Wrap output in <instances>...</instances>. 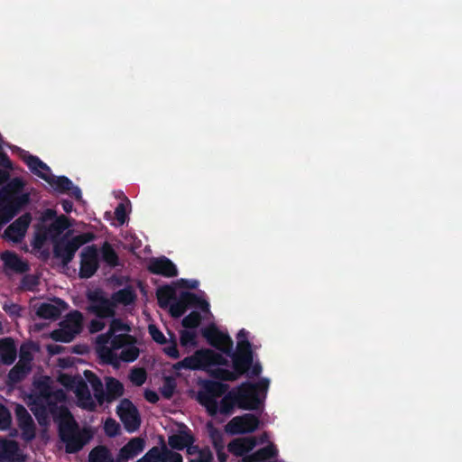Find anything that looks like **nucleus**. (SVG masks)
<instances>
[{
	"mask_svg": "<svg viewBox=\"0 0 462 462\" xmlns=\"http://www.w3.org/2000/svg\"><path fill=\"white\" fill-rule=\"evenodd\" d=\"M32 371V366H24L16 364L7 374V384L15 385L21 383Z\"/></svg>",
	"mask_w": 462,
	"mask_h": 462,
	"instance_id": "nucleus-29",
	"label": "nucleus"
},
{
	"mask_svg": "<svg viewBox=\"0 0 462 462\" xmlns=\"http://www.w3.org/2000/svg\"><path fill=\"white\" fill-rule=\"evenodd\" d=\"M71 239L76 245V248L79 250L80 246L94 241L96 239V235L92 232H85L73 236Z\"/></svg>",
	"mask_w": 462,
	"mask_h": 462,
	"instance_id": "nucleus-46",
	"label": "nucleus"
},
{
	"mask_svg": "<svg viewBox=\"0 0 462 462\" xmlns=\"http://www.w3.org/2000/svg\"><path fill=\"white\" fill-rule=\"evenodd\" d=\"M148 331L152 340L160 345H164L167 343V339L163 333L158 328V327L154 324H150L148 326Z\"/></svg>",
	"mask_w": 462,
	"mask_h": 462,
	"instance_id": "nucleus-51",
	"label": "nucleus"
},
{
	"mask_svg": "<svg viewBox=\"0 0 462 462\" xmlns=\"http://www.w3.org/2000/svg\"><path fill=\"white\" fill-rule=\"evenodd\" d=\"M69 308L67 302L60 298L54 299V304L43 302L37 308L36 315L44 319H58L62 311Z\"/></svg>",
	"mask_w": 462,
	"mask_h": 462,
	"instance_id": "nucleus-17",
	"label": "nucleus"
},
{
	"mask_svg": "<svg viewBox=\"0 0 462 462\" xmlns=\"http://www.w3.org/2000/svg\"><path fill=\"white\" fill-rule=\"evenodd\" d=\"M112 300L125 306L132 304L136 300V293L131 286H126L112 294Z\"/></svg>",
	"mask_w": 462,
	"mask_h": 462,
	"instance_id": "nucleus-28",
	"label": "nucleus"
},
{
	"mask_svg": "<svg viewBox=\"0 0 462 462\" xmlns=\"http://www.w3.org/2000/svg\"><path fill=\"white\" fill-rule=\"evenodd\" d=\"M237 407V400L234 388L223 395L218 403V413L222 415H230L234 411V408Z\"/></svg>",
	"mask_w": 462,
	"mask_h": 462,
	"instance_id": "nucleus-27",
	"label": "nucleus"
},
{
	"mask_svg": "<svg viewBox=\"0 0 462 462\" xmlns=\"http://www.w3.org/2000/svg\"><path fill=\"white\" fill-rule=\"evenodd\" d=\"M83 316L79 310H73L67 315V321L70 324L67 328L77 329L79 332L82 325Z\"/></svg>",
	"mask_w": 462,
	"mask_h": 462,
	"instance_id": "nucleus-41",
	"label": "nucleus"
},
{
	"mask_svg": "<svg viewBox=\"0 0 462 462\" xmlns=\"http://www.w3.org/2000/svg\"><path fill=\"white\" fill-rule=\"evenodd\" d=\"M77 333V329L63 328L53 330L51 334V337L56 342L69 343L74 339Z\"/></svg>",
	"mask_w": 462,
	"mask_h": 462,
	"instance_id": "nucleus-32",
	"label": "nucleus"
},
{
	"mask_svg": "<svg viewBox=\"0 0 462 462\" xmlns=\"http://www.w3.org/2000/svg\"><path fill=\"white\" fill-rule=\"evenodd\" d=\"M175 390V383L170 379L167 378L163 386L161 388L162 395L169 400L172 397Z\"/></svg>",
	"mask_w": 462,
	"mask_h": 462,
	"instance_id": "nucleus-58",
	"label": "nucleus"
},
{
	"mask_svg": "<svg viewBox=\"0 0 462 462\" xmlns=\"http://www.w3.org/2000/svg\"><path fill=\"white\" fill-rule=\"evenodd\" d=\"M75 394L78 397H82L88 393H90L88 383L82 378L75 379Z\"/></svg>",
	"mask_w": 462,
	"mask_h": 462,
	"instance_id": "nucleus-56",
	"label": "nucleus"
},
{
	"mask_svg": "<svg viewBox=\"0 0 462 462\" xmlns=\"http://www.w3.org/2000/svg\"><path fill=\"white\" fill-rule=\"evenodd\" d=\"M32 358V355L22 346L20 349V359L17 364L24 366H32L31 363Z\"/></svg>",
	"mask_w": 462,
	"mask_h": 462,
	"instance_id": "nucleus-61",
	"label": "nucleus"
},
{
	"mask_svg": "<svg viewBox=\"0 0 462 462\" xmlns=\"http://www.w3.org/2000/svg\"><path fill=\"white\" fill-rule=\"evenodd\" d=\"M4 310L11 316L19 317L21 316L22 308L20 305L15 303L5 304L3 307Z\"/></svg>",
	"mask_w": 462,
	"mask_h": 462,
	"instance_id": "nucleus-62",
	"label": "nucleus"
},
{
	"mask_svg": "<svg viewBox=\"0 0 462 462\" xmlns=\"http://www.w3.org/2000/svg\"><path fill=\"white\" fill-rule=\"evenodd\" d=\"M69 420L61 421L59 426V436L65 443V451L68 454H75L80 451L88 443L90 435L88 432H80L79 426L70 412L66 410Z\"/></svg>",
	"mask_w": 462,
	"mask_h": 462,
	"instance_id": "nucleus-6",
	"label": "nucleus"
},
{
	"mask_svg": "<svg viewBox=\"0 0 462 462\" xmlns=\"http://www.w3.org/2000/svg\"><path fill=\"white\" fill-rule=\"evenodd\" d=\"M227 360L221 354L211 349L197 350L192 356H187L176 363L173 367L176 370H208L210 376L221 381L233 382L238 379L236 373L231 370L217 367L208 369L213 365H226Z\"/></svg>",
	"mask_w": 462,
	"mask_h": 462,
	"instance_id": "nucleus-1",
	"label": "nucleus"
},
{
	"mask_svg": "<svg viewBox=\"0 0 462 462\" xmlns=\"http://www.w3.org/2000/svg\"><path fill=\"white\" fill-rule=\"evenodd\" d=\"M145 442L142 438L131 439L118 452L117 458L119 462H127L134 458L144 449Z\"/></svg>",
	"mask_w": 462,
	"mask_h": 462,
	"instance_id": "nucleus-19",
	"label": "nucleus"
},
{
	"mask_svg": "<svg viewBox=\"0 0 462 462\" xmlns=\"http://www.w3.org/2000/svg\"><path fill=\"white\" fill-rule=\"evenodd\" d=\"M197 334L191 330H181L180 336V342L182 346H197Z\"/></svg>",
	"mask_w": 462,
	"mask_h": 462,
	"instance_id": "nucleus-43",
	"label": "nucleus"
},
{
	"mask_svg": "<svg viewBox=\"0 0 462 462\" xmlns=\"http://www.w3.org/2000/svg\"><path fill=\"white\" fill-rule=\"evenodd\" d=\"M12 423V415L10 411L4 404L0 403V430L9 429Z\"/></svg>",
	"mask_w": 462,
	"mask_h": 462,
	"instance_id": "nucleus-44",
	"label": "nucleus"
},
{
	"mask_svg": "<svg viewBox=\"0 0 462 462\" xmlns=\"http://www.w3.org/2000/svg\"><path fill=\"white\" fill-rule=\"evenodd\" d=\"M255 446V441L252 438L234 439L227 445L230 453L236 457H243L251 451Z\"/></svg>",
	"mask_w": 462,
	"mask_h": 462,
	"instance_id": "nucleus-22",
	"label": "nucleus"
},
{
	"mask_svg": "<svg viewBox=\"0 0 462 462\" xmlns=\"http://www.w3.org/2000/svg\"><path fill=\"white\" fill-rule=\"evenodd\" d=\"M115 217L116 220L121 224H125L126 221V208L124 203H119L115 209Z\"/></svg>",
	"mask_w": 462,
	"mask_h": 462,
	"instance_id": "nucleus-60",
	"label": "nucleus"
},
{
	"mask_svg": "<svg viewBox=\"0 0 462 462\" xmlns=\"http://www.w3.org/2000/svg\"><path fill=\"white\" fill-rule=\"evenodd\" d=\"M24 185L21 178L15 177L0 188V228L30 203V194L23 192Z\"/></svg>",
	"mask_w": 462,
	"mask_h": 462,
	"instance_id": "nucleus-2",
	"label": "nucleus"
},
{
	"mask_svg": "<svg viewBox=\"0 0 462 462\" xmlns=\"http://www.w3.org/2000/svg\"><path fill=\"white\" fill-rule=\"evenodd\" d=\"M20 430L22 431L21 438L24 441L30 442L35 438L36 427L34 423L30 424L28 427L24 426L23 428H20Z\"/></svg>",
	"mask_w": 462,
	"mask_h": 462,
	"instance_id": "nucleus-57",
	"label": "nucleus"
},
{
	"mask_svg": "<svg viewBox=\"0 0 462 462\" xmlns=\"http://www.w3.org/2000/svg\"><path fill=\"white\" fill-rule=\"evenodd\" d=\"M136 339L134 337L124 333V334H113L111 339V347L113 349L118 350L125 347L126 345H131L132 343H135Z\"/></svg>",
	"mask_w": 462,
	"mask_h": 462,
	"instance_id": "nucleus-33",
	"label": "nucleus"
},
{
	"mask_svg": "<svg viewBox=\"0 0 462 462\" xmlns=\"http://www.w3.org/2000/svg\"><path fill=\"white\" fill-rule=\"evenodd\" d=\"M162 459V452L159 448H152L143 457L135 462H160Z\"/></svg>",
	"mask_w": 462,
	"mask_h": 462,
	"instance_id": "nucleus-50",
	"label": "nucleus"
},
{
	"mask_svg": "<svg viewBox=\"0 0 462 462\" xmlns=\"http://www.w3.org/2000/svg\"><path fill=\"white\" fill-rule=\"evenodd\" d=\"M23 159L30 171L45 180L56 192L68 194L79 202L83 201L81 189L75 186L70 179L66 176L52 175L51 168L35 155L28 153Z\"/></svg>",
	"mask_w": 462,
	"mask_h": 462,
	"instance_id": "nucleus-4",
	"label": "nucleus"
},
{
	"mask_svg": "<svg viewBox=\"0 0 462 462\" xmlns=\"http://www.w3.org/2000/svg\"><path fill=\"white\" fill-rule=\"evenodd\" d=\"M39 284V279L35 275L27 274L24 275L20 283V288L23 291H33Z\"/></svg>",
	"mask_w": 462,
	"mask_h": 462,
	"instance_id": "nucleus-42",
	"label": "nucleus"
},
{
	"mask_svg": "<svg viewBox=\"0 0 462 462\" xmlns=\"http://www.w3.org/2000/svg\"><path fill=\"white\" fill-rule=\"evenodd\" d=\"M207 429L214 448H225L222 432L217 428L214 427L211 422L208 423Z\"/></svg>",
	"mask_w": 462,
	"mask_h": 462,
	"instance_id": "nucleus-37",
	"label": "nucleus"
},
{
	"mask_svg": "<svg viewBox=\"0 0 462 462\" xmlns=\"http://www.w3.org/2000/svg\"><path fill=\"white\" fill-rule=\"evenodd\" d=\"M226 356L230 355H236V356H243V355H254V352L252 350V344L249 340H240L237 341L236 345V350L234 352L232 350V353L226 354Z\"/></svg>",
	"mask_w": 462,
	"mask_h": 462,
	"instance_id": "nucleus-45",
	"label": "nucleus"
},
{
	"mask_svg": "<svg viewBox=\"0 0 462 462\" xmlns=\"http://www.w3.org/2000/svg\"><path fill=\"white\" fill-rule=\"evenodd\" d=\"M116 413L127 432L133 433L140 428L139 411L129 399H123L120 402L116 408Z\"/></svg>",
	"mask_w": 462,
	"mask_h": 462,
	"instance_id": "nucleus-9",
	"label": "nucleus"
},
{
	"mask_svg": "<svg viewBox=\"0 0 462 462\" xmlns=\"http://www.w3.org/2000/svg\"><path fill=\"white\" fill-rule=\"evenodd\" d=\"M195 459L207 462H213V454L209 448H201V451L199 452L198 457Z\"/></svg>",
	"mask_w": 462,
	"mask_h": 462,
	"instance_id": "nucleus-63",
	"label": "nucleus"
},
{
	"mask_svg": "<svg viewBox=\"0 0 462 462\" xmlns=\"http://www.w3.org/2000/svg\"><path fill=\"white\" fill-rule=\"evenodd\" d=\"M229 356L232 358L233 370L238 378L245 374L253 365L254 355H230Z\"/></svg>",
	"mask_w": 462,
	"mask_h": 462,
	"instance_id": "nucleus-23",
	"label": "nucleus"
},
{
	"mask_svg": "<svg viewBox=\"0 0 462 462\" xmlns=\"http://www.w3.org/2000/svg\"><path fill=\"white\" fill-rule=\"evenodd\" d=\"M178 285L182 288L195 290L199 287V281L197 280H187V279H180L177 282Z\"/></svg>",
	"mask_w": 462,
	"mask_h": 462,
	"instance_id": "nucleus-64",
	"label": "nucleus"
},
{
	"mask_svg": "<svg viewBox=\"0 0 462 462\" xmlns=\"http://www.w3.org/2000/svg\"><path fill=\"white\" fill-rule=\"evenodd\" d=\"M84 375L86 382H88L92 387L95 398L99 404H102L105 402V391L102 381L95 373L90 370H86L84 372Z\"/></svg>",
	"mask_w": 462,
	"mask_h": 462,
	"instance_id": "nucleus-24",
	"label": "nucleus"
},
{
	"mask_svg": "<svg viewBox=\"0 0 462 462\" xmlns=\"http://www.w3.org/2000/svg\"><path fill=\"white\" fill-rule=\"evenodd\" d=\"M31 411L40 425L47 424L49 418L48 409L42 402L34 401L31 406Z\"/></svg>",
	"mask_w": 462,
	"mask_h": 462,
	"instance_id": "nucleus-34",
	"label": "nucleus"
},
{
	"mask_svg": "<svg viewBox=\"0 0 462 462\" xmlns=\"http://www.w3.org/2000/svg\"><path fill=\"white\" fill-rule=\"evenodd\" d=\"M15 415L19 428H23L24 426L28 427L30 424L34 423L31 414L22 404L16 406Z\"/></svg>",
	"mask_w": 462,
	"mask_h": 462,
	"instance_id": "nucleus-38",
	"label": "nucleus"
},
{
	"mask_svg": "<svg viewBox=\"0 0 462 462\" xmlns=\"http://www.w3.org/2000/svg\"><path fill=\"white\" fill-rule=\"evenodd\" d=\"M71 226L70 219L65 215L57 216V211L53 208L44 209L40 213L35 225L33 246L42 248L48 240H60L63 232Z\"/></svg>",
	"mask_w": 462,
	"mask_h": 462,
	"instance_id": "nucleus-3",
	"label": "nucleus"
},
{
	"mask_svg": "<svg viewBox=\"0 0 462 462\" xmlns=\"http://www.w3.org/2000/svg\"><path fill=\"white\" fill-rule=\"evenodd\" d=\"M100 252L103 262L109 267L115 268L120 265L118 254L110 243L106 241L104 242L100 248Z\"/></svg>",
	"mask_w": 462,
	"mask_h": 462,
	"instance_id": "nucleus-30",
	"label": "nucleus"
},
{
	"mask_svg": "<svg viewBox=\"0 0 462 462\" xmlns=\"http://www.w3.org/2000/svg\"><path fill=\"white\" fill-rule=\"evenodd\" d=\"M258 417L252 413H245L234 417L226 425V431L232 435L252 433L259 427Z\"/></svg>",
	"mask_w": 462,
	"mask_h": 462,
	"instance_id": "nucleus-12",
	"label": "nucleus"
},
{
	"mask_svg": "<svg viewBox=\"0 0 462 462\" xmlns=\"http://www.w3.org/2000/svg\"><path fill=\"white\" fill-rule=\"evenodd\" d=\"M162 462H182V456L175 451L168 450L166 448L162 452Z\"/></svg>",
	"mask_w": 462,
	"mask_h": 462,
	"instance_id": "nucleus-54",
	"label": "nucleus"
},
{
	"mask_svg": "<svg viewBox=\"0 0 462 462\" xmlns=\"http://www.w3.org/2000/svg\"><path fill=\"white\" fill-rule=\"evenodd\" d=\"M188 308L182 300L181 296H180L179 300L173 302L170 307V313L173 318H180L186 311Z\"/></svg>",
	"mask_w": 462,
	"mask_h": 462,
	"instance_id": "nucleus-48",
	"label": "nucleus"
},
{
	"mask_svg": "<svg viewBox=\"0 0 462 462\" xmlns=\"http://www.w3.org/2000/svg\"><path fill=\"white\" fill-rule=\"evenodd\" d=\"M182 300H184L187 308L194 307L199 301V296L193 292L183 291L180 293Z\"/></svg>",
	"mask_w": 462,
	"mask_h": 462,
	"instance_id": "nucleus-59",
	"label": "nucleus"
},
{
	"mask_svg": "<svg viewBox=\"0 0 462 462\" xmlns=\"http://www.w3.org/2000/svg\"><path fill=\"white\" fill-rule=\"evenodd\" d=\"M79 405L89 411H94L97 408V404L92 399L91 393H88L82 397H78Z\"/></svg>",
	"mask_w": 462,
	"mask_h": 462,
	"instance_id": "nucleus-53",
	"label": "nucleus"
},
{
	"mask_svg": "<svg viewBox=\"0 0 462 462\" xmlns=\"http://www.w3.org/2000/svg\"><path fill=\"white\" fill-rule=\"evenodd\" d=\"M270 381L261 378L256 383L244 382L234 388L237 400V408L245 411H256L263 405Z\"/></svg>",
	"mask_w": 462,
	"mask_h": 462,
	"instance_id": "nucleus-5",
	"label": "nucleus"
},
{
	"mask_svg": "<svg viewBox=\"0 0 462 462\" xmlns=\"http://www.w3.org/2000/svg\"><path fill=\"white\" fill-rule=\"evenodd\" d=\"M88 462H119L118 458H114L110 449L104 445H99L92 448L88 454Z\"/></svg>",
	"mask_w": 462,
	"mask_h": 462,
	"instance_id": "nucleus-25",
	"label": "nucleus"
},
{
	"mask_svg": "<svg viewBox=\"0 0 462 462\" xmlns=\"http://www.w3.org/2000/svg\"><path fill=\"white\" fill-rule=\"evenodd\" d=\"M115 350L116 349H113L111 346L100 347L99 356L104 363L114 366L119 365V356H117V354L115 353Z\"/></svg>",
	"mask_w": 462,
	"mask_h": 462,
	"instance_id": "nucleus-36",
	"label": "nucleus"
},
{
	"mask_svg": "<svg viewBox=\"0 0 462 462\" xmlns=\"http://www.w3.org/2000/svg\"><path fill=\"white\" fill-rule=\"evenodd\" d=\"M134 344L135 343L126 345L125 347L122 348V351L119 355V362L123 361L125 363H131L138 358L140 355V350L137 346H135Z\"/></svg>",
	"mask_w": 462,
	"mask_h": 462,
	"instance_id": "nucleus-35",
	"label": "nucleus"
},
{
	"mask_svg": "<svg viewBox=\"0 0 462 462\" xmlns=\"http://www.w3.org/2000/svg\"><path fill=\"white\" fill-rule=\"evenodd\" d=\"M171 344L163 348V352L170 357L177 359L180 357V352L177 346V340L174 334H171Z\"/></svg>",
	"mask_w": 462,
	"mask_h": 462,
	"instance_id": "nucleus-52",
	"label": "nucleus"
},
{
	"mask_svg": "<svg viewBox=\"0 0 462 462\" xmlns=\"http://www.w3.org/2000/svg\"><path fill=\"white\" fill-rule=\"evenodd\" d=\"M199 385L197 400L200 405L205 407L208 415L214 417L218 413L217 399L227 392L229 386L226 383L209 379L201 381Z\"/></svg>",
	"mask_w": 462,
	"mask_h": 462,
	"instance_id": "nucleus-7",
	"label": "nucleus"
},
{
	"mask_svg": "<svg viewBox=\"0 0 462 462\" xmlns=\"http://www.w3.org/2000/svg\"><path fill=\"white\" fill-rule=\"evenodd\" d=\"M99 268L98 250L96 245H88L80 253L79 275L82 279L91 278Z\"/></svg>",
	"mask_w": 462,
	"mask_h": 462,
	"instance_id": "nucleus-11",
	"label": "nucleus"
},
{
	"mask_svg": "<svg viewBox=\"0 0 462 462\" xmlns=\"http://www.w3.org/2000/svg\"><path fill=\"white\" fill-rule=\"evenodd\" d=\"M149 273L167 278L176 277L178 269L174 263L166 256L152 257L147 264Z\"/></svg>",
	"mask_w": 462,
	"mask_h": 462,
	"instance_id": "nucleus-14",
	"label": "nucleus"
},
{
	"mask_svg": "<svg viewBox=\"0 0 462 462\" xmlns=\"http://www.w3.org/2000/svg\"><path fill=\"white\" fill-rule=\"evenodd\" d=\"M88 306L87 310L100 319L114 318L116 304L112 298L108 299L102 289H95L87 292Z\"/></svg>",
	"mask_w": 462,
	"mask_h": 462,
	"instance_id": "nucleus-8",
	"label": "nucleus"
},
{
	"mask_svg": "<svg viewBox=\"0 0 462 462\" xmlns=\"http://www.w3.org/2000/svg\"><path fill=\"white\" fill-rule=\"evenodd\" d=\"M202 337L208 343L224 354L232 353L233 340L228 334L220 331L215 324H210L201 329Z\"/></svg>",
	"mask_w": 462,
	"mask_h": 462,
	"instance_id": "nucleus-10",
	"label": "nucleus"
},
{
	"mask_svg": "<svg viewBox=\"0 0 462 462\" xmlns=\"http://www.w3.org/2000/svg\"><path fill=\"white\" fill-rule=\"evenodd\" d=\"M17 356V348L12 337L0 339V359L4 365H12Z\"/></svg>",
	"mask_w": 462,
	"mask_h": 462,
	"instance_id": "nucleus-21",
	"label": "nucleus"
},
{
	"mask_svg": "<svg viewBox=\"0 0 462 462\" xmlns=\"http://www.w3.org/2000/svg\"><path fill=\"white\" fill-rule=\"evenodd\" d=\"M104 430L106 436L114 438L120 433V425L112 418L106 420L104 424Z\"/></svg>",
	"mask_w": 462,
	"mask_h": 462,
	"instance_id": "nucleus-47",
	"label": "nucleus"
},
{
	"mask_svg": "<svg viewBox=\"0 0 462 462\" xmlns=\"http://www.w3.org/2000/svg\"><path fill=\"white\" fill-rule=\"evenodd\" d=\"M0 460L4 462H25V456L17 441L0 437Z\"/></svg>",
	"mask_w": 462,
	"mask_h": 462,
	"instance_id": "nucleus-16",
	"label": "nucleus"
},
{
	"mask_svg": "<svg viewBox=\"0 0 462 462\" xmlns=\"http://www.w3.org/2000/svg\"><path fill=\"white\" fill-rule=\"evenodd\" d=\"M106 388L105 401L107 402H111L124 394L123 383L114 377H106Z\"/></svg>",
	"mask_w": 462,
	"mask_h": 462,
	"instance_id": "nucleus-26",
	"label": "nucleus"
},
{
	"mask_svg": "<svg viewBox=\"0 0 462 462\" xmlns=\"http://www.w3.org/2000/svg\"><path fill=\"white\" fill-rule=\"evenodd\" d=\"M111 334H116V332L125 331L128 334L131 331V328L128 324L122 321L120 319H113L109 325L108 329Z\"/></svg>",
	"mask_w": 462,
	"mask_h": 462,
	"instance_id": "nucleus-49",
	"label": "nucleus"
},
{
	"mask_svg": "<svg viewBox=\"0 0 462 462\" xmlns=\"http://www.w3.org/2000/svg\"><path fill=\"white\" fill-rule=\"evenodd\" d=\"M277 449L274 445L270 444L259 448L250 456V461H260L273 458L277 456Z\"/></svg>",
	"mask_w": 462,
	"mask_h": 462,
	"instance_id": "nucleus-31",
	"label": "nucleus"
},
{
	"mask_svg": "<svg viewBox=\"0 0 462 462\" xmlns=\"http://www.w3.org/2000/svg\"><path fill=\"white\" fill-rule=\"evenodd\" d=\"M32 221L30 213H24L14 221L5 231V235L11 240L18 242L26 233Z\"/></svg>",
	"mask_w": 462,
	"mask_h": 462,
	"instance_id": "nucleus-18",
	"label": "nucleus"
},
{
	"mask_svg": "<svg viewBox=\"0 0 462 462\" xmlns=\"http://www.w3.org/2000/svg\"><path fill=\"white\" fill-rule=\"evenodd\" d=\"M129 379L134 385L141 386L147 379V373L143 368H133L130 371Z\"/></svg>",
	"mask_w": 462,
	"mask_h": 462,
	"instance_id": "nucleus-40",
	"label": "nucleus"
},
{
	"mask_svg": "<svg viewBox=\"0 0 462 462\" xmlns=\"http://www.w3.org/2000/svg\"><path fill=\"white\" fill-rule=\"evenodd\" d=\"M53 256L61 261L62 265L67 266L74 258L78 249L72 239H68L67 236L60 240L52 242Z\"/></svg>",
	"mask_w": 462,
	"mask_h": 462,
	"instance_id": "nucleus-15",
	"label": "nucleus"
},
{
	"mask_svg": "<svg viewBox=\"0 0 462 462\" xmlns=\"http://www.w3.org/2000/svg\"><path fill=\"white\" fill-rule=\"evenodd\" d=\"M201 315L198 311H191L189 315L184 317L181 324L184 328L194 329L197 328L201 322Z\"/></svg>",
	"mask_w": 462,
	"mask_h": 462,
	"instance_id": "nucleus-39",
	"label": "nucleus"
},
{
	"mask_svg": "<svg viewBox=\"0 0 462 462\" xmlns=\"http://www.w3.org/2000/svg\"><path fill=\"white\" fill-rule=\"evenodd\" d=\"M194 442L195 438L191 430L183 423L180 424L178 432L171 435L168 439V443L173 449L187 448L188 453H191V449L198 450V446L193 445Z\"/></svg>",
	"mask_w": 462,
	"mask_h": 462,
	"instance_id": "nucleus-13",
	"label": "nucleus"
},
{
	"mask_svg": "<svg viewBox=\"0 0 462 462\" xmlns=\"http://www.w3.org/2000/svg\"><path fill=\"white\" fill-rule=\"evenodd\" d=\"M175 294V290L173 287L170 285H164L158 289L157 291V296L160 302L162 301V300H170L171 299Z\"/></svg>",
	"mask_w": 462,
	"mask_h": 462,
	"instance_id": "nucleus-55",
	"label": "nucleus"
},
{
	"mask_svg": "<svg viewBox=\"0 0 462 462\" xmlns=\"http://www.w3.org/2000/svg\"><path fill=\"white\" fill-rule=\"evenodd\" d=\"M1 260L5 270H11L16 273H24L29 270L26 263L12 251H5L1 254Z\"/></svg>",
	"mask_w": 462,
	"mask_h": 462,
	"instance_id": "nucleus-20",
	"label": "nucleus"
}]
</instances>
